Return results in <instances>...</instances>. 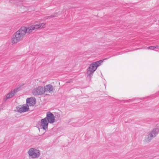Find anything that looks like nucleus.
<instances>
[{"label": "nucleus", "mask_w": 159, "mask_h": 159, "mask_svg": "<svg viewBox=\"0 0 159 159\" xmlns=\"http://www.w3.org/2000/svg\"><path fill=\"white\" fill-rule=\"evenodd\" d=\"M56 16H57V13H55L53 15H51L50 16H46L44 18V19L45 20H46L48 19H50Z\"/></svg>", "instance_id": "12"}, {"label": "nucleus", "mask_w": 159, "mask_h": 159, "mask_svg": "<svg viewBox=\"0 0 159 159\" xmlns=\"http://www.w3.org/2000/svg\"><path fill=\"white\" fill-rule=\"evenodd\" d=\"M159 132V129L158 128L154 129L148 135V138L146 139V142H149L152 138L156 136Z\"/></svg>", "instance_id": "5"}, {"label": "nucleus", "mask_w": 159, "mask_h": 159, "mask_svg": "<svg viewBox=\"0 0 159 159\" xmlns=\"http://www.w3.org/2000/svg\"><path fill=\"white\" fill-rule=\"evenodd\" d=\"M44 88L45 92L48 91L50 93L53 90V86L51 84L47 85Z\"/></svg>", "instance_id": "11"}, {"label": "nucleus", "mask_w": 159, "mask_h": 159, "mask_svg": "<svg viewBox=\"0 0 159 159\" xmlns=\"http://www.w3.org/2000/svg\"><path fill=\"white\" fill-rule=\"evenodd\" d=\"M45 27V24L38 23L29 26L28 27H22L12 36L11 43H16L22 40L26 33L30 34L34 30H40Z\"/></svg>", "instance_id": "1"}, {"label": "nucleus", "mask_w": 159, "mask_h": 159, "mask_svg": "<svg viewBox=\"0 0 159 159\" xmlns=\"http://www.w3.org/2000/svg\"><path fill=\"white\" fill-rule=\"evenodd\" d=\"M17 111L20 113L26 112L28 111L29 108L27 106H24L21 107H17Z\"/></svg>", "instance_id": "10"}, {"label": "nucleus", "mask_w": 159, "mask_h": 159, "mask_svg": "<svg viewBox=\"0 0 159 159\" xmlns=\"http://www.w3.org/2000/svg\"><path fill=\"white\" fill-rule=\"evenodd\" d=\"M16 93V89H14L13 90H11L5 96V97L3 99L4 100V101H6L7 100L12 97L14 96Z\"/></svg>", "instance_id": "8"}, {"label": "nucleus", "mask_w": 159, "mask_h": 159, "mask_svg": "<svg viewBox=\"0 0 159 159\" xmlns=\"http://www.w3.org/2000/svg\"><path fill=\"white\" fill-rule=\"evenodd\" d=\"M48 123L46 118H44L41 120L40 122V126L42 127L43 129L46 130L48 129Z\"/></svg>", "instance_id": "7"}, {"label": "nucleus", "mask_w": 159, "mask_h": 159, "mask_svg": "<svg viewBox=\"0 0 159 159\" xmlns=\"http://www.w3.org/2000/svg\"><path fill=\"white\" fill-rule=\"evenodd\" d=\"M82 125V124H79V123H77L76 124V125H75V126L76 127H80Z\"/></svg>", "instance_id": "14"}, {"label": "nucleus", "mask_w": 159, "mask_h": 159, "mask_svg": "<svg viewBox=\"0 0 159 159\" xmlns=\"http://www.w3.org/2000/svg\"><path fill=\"white\" fill-rule=\"evenodd\" d=\"M102 62V61L101 60L98 61L93 62L90 64L87 70V76H92L97 67L101 65Z\"/></svg>", "instance_id": "2"}, {"label": "nucleus", "mask_w": 159, "mask_h": 159, "mask_svg": "<svg viewBox=\"0 0 159 159\" xmlns=\"http://www.w3.org/2000/svg\"><path fill=\"white\" fill-rule=\"evenodd\" d=\"M36 100L35 98H27L26 99L27 105L28 106H34L36 103Z\"/></svg>", "instance_id": "9"}, {"label": "nucleus", "mask_w": 159, "mask_h": 159, "mask_svg": "<svg viewBox=\"0 0 159 159\" xmlns=\"http://www.w3.org/2000/svg\"><path fill=\"white\" fill-rule=\"evenodd\" d=\"M147 49H150L151 50H154V47L153 46H150L148 47H147Z\"/></svg>", "instance_id": "13"}, {"label": "nucleus", "mask_w": 159, "mask_h": 159, "mask_svg": "<svg viewBox=\"0 0 159 159\" xmlns=\"http://www.w3.org/2000/svg\"><path fill=\"white\" fill-rule=\"evenodd\" d=\"M154 48L155 49V48H158L159 47V46H157V45L156 46H154Z\"/></svg>", "instance_id": "15"}, {"label": "nucleus", "mask_w": 159, "mask_h": 159, "mask_svg": "<svg viewBox=\"0 0 159 159\" xmlns=\"http://www.w3.org/2000/svg\"><path fill=\"white\" fill-rule=\"evenodd\" d=\"M11 1H12L11 0L10 1V2H11V3H12V2Z\"/></svg>", "instance_id": "16"}, {"label": "nucleus", "mask_w": 159, "mask_h": 159, "mask_svg": "<svg viewBox=\"0 0 159 159\" xmlns=\"http://www.w3.org/2000/svg\"><path fill=\"white\" fill-rule=\"evenodd\" d=\"M28 154L30 157L33 159H37L40 156V151L34 148H30L28 151Z\"/></svg>", "instance_id": "3"}, {"label": "nucleus", "mask_w": 159, "mask_h": 159, "mask_svg": "<svg viewBox=\"0 0 159 159\" xmlns=\"http://www.w3.org/2000/svg\"><path fill=\"white\" fill-rule=\"evenodd\" d=\"M51 124H52L55 121V117L53 114L50 112H48L46 114V116L45 118Z\"/></svg>", "instance_id": "6"}, {"label": "nucleus", "mask_w": 159, "mask_h": 159, "mask_svg": "<svg viewBox=\"0 0 159 159\" xmlns=\"http://www.w3.org/2000/svg\"><path fill=\"white\" fill-rule=\"evenodd\" d=\"M44 93V88L41 86L34 89L32 91V94L34 96L42 95Z\"/></svg>", "instance_id": "4"}]
</instances>
